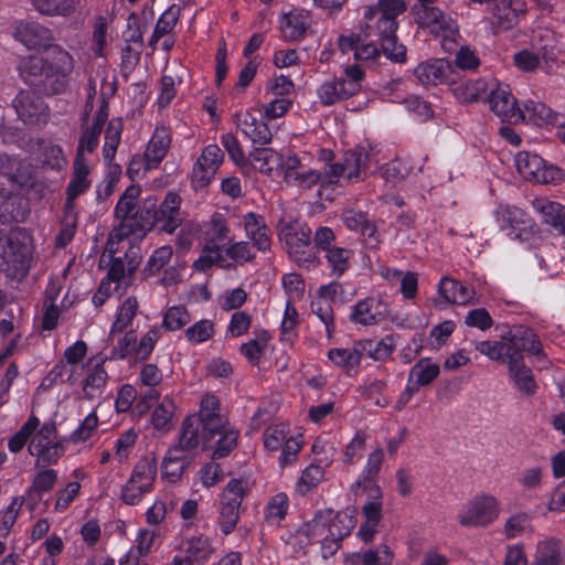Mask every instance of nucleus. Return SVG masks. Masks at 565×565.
<instances>
[{"instance_id": "obj_1", "label": "nucleus", "mask_w": 565, "mask_h": 565, "mask_svg": "<svg viewBox=\"0 0 565 565\" xmlns=\"http://www.w3.org/2000/svg\"><path fill=\"white\" fill-rule=\"evenodd\" d=\"M407 10L405 0H377L363 11L361 32L371 39L375 38L386 50V58L404 64L407 62V49L398 43V17Z\"/></svg>"}, {"instance_id": "obj_2", "label": "nucleus", "mask_w": 565, "mask_h": 565, "mask_svg": "<svg viewBox=\"0 0 565 565\" xmlns=\"http://www.w3.org/2000/svg\"><path fill=\"white\" fill-rule=\"evenodd\" d=\"M73 70V56L60 45L53 46L46 58L28 56L19 66L23 82L47 96L60 95L67 89Z\"/></svg>"}, {"instance_id": "obj_3", "label": "nucleus", "mask_w": 565, "mask_h": 565, "mask_svg": "<svg viewBox=\"0 0 565 565\" xmlns=\"http://www.w3.org/2000/svg\"><path fill=\"white\" fill-rule=\"evenodd\" d=\"M501 512L499 498L489 492H478L460 505L456 521L462 527L483 529L497 522Z\"/></svg>"}, {"instance_id": "obj_4", "label": "nucleus", "mask_w": 565, "mask_h": 565, "mask_svg": "<svg viewBox=\"0 0 565 565\" xmlns=\"http://www.w3.org/2000/svg\"><path fill=\"white\" fill-rule=\"evenodd\" d=\"M279 236L290 258L299 267L310 269L320 264L312 247L311 228L307 223L289 222L281 227Z\"/></svg>"}, {"instance_id": "obj_5", "label": "nucleus", "mask_w": 565, "mask_h": 565, "mask_svg": "<svg viewBox=\"0 0 565 565\" xmlns=\"http://www.w3.org/2000/svg\"><path fill=\"white\" fill-rule=\"evenodd\" d=\"M264 447L268 451H278L279 466L285 468L296 462L302 448L301 435L290 430L288 423H274L268 425L263 433Z\"/></svg>"}, {"instance_id": "obj_6", "label": "nucleus", "mask_w": 565, "mask_h": 565, "mask_svg": "<svg viewBox=\"0 0 565 565\" xmlns=\"http://www.w3.org/2000/svg\"><path fill=\"white\" fill-rule=\"evenodd\" d=\"M371 172L370 151L363 146L347 150L341 161L327 167L326 180L329 184L338 183L341 177L350 182L363 180Z\"/></svg>"}, {"instance_id": "obj_7", "label": "nucleus", "mask_w": 565, "mask_h": 565, "mask_svg": "<svg viewBox=\"0 0 565 565\" xmlns=\"http://www.w3.org/2000/svg\"><path fill=\"white\" fill-rule=\"evenodd\" d=\"M494 214L500 231L512 241L530 243L537 233L534 220L515 205L500 204Z\"/></svg>"}, {"instance_id": "obj_8", "label": "nucleus", "mask_w": 565, "mask_h": 565, "mask_svg": "<svg viewBox=\"0 0 565 565\" xmlns=\"http://www.w3.org/2000/svg\"><path fill=\"white\" fill-rule=\"evenodd\" d=\"M158 462L154 456L149 455L139 459L134 466L130 478L122 487L121 498L125 503L135 505L150 493L157 478Z\"/></svg>"}, {"instance_id": "obj_9", "label": "nucleus", "mask_w": 565, "mask_h": 565, "mask_svg": "<svg viewBox=\"0 0 565 565\" xmlns=\"http://www.w3.org/2000/svg\"><path fill=\"white\" fill-rule=\"evenodd\" d=\"M0 255L14 278L25 277L32 260L31 237L23 230L11 231Z\"/></svg>"}, {"instance_id": "obj_10", "label": "nucleus", "mask_w": 565, "mask_h": 565, "mask_svg": "<svg viewBox=\"0 0 565 565\" xmlns=\"http://www.w3.org/2000/svg\"><path fill=\"white\" fill-rule=\"evenodd\" d=\"M66 444V437L57 438L54 423H44L32 434L29 452L31 456L36 457L38 461L53 465L64 455Z\"/></svg>"}, {"instance_id": "obj_11", "label": "nucleus", "mask_w": 565, "mask_h": 565, "mask_svg": "<svg viewBox=\"0 0 565 565\" xmlns=\"http://www.w3.org/2000/svg\"><path fill=\"white\" fill-rule=\"evenodd\" d=\"M503 340L509 341L513 358L523 356L525 353L542 367L550 363L543 343L534 329L523 324L514 326L503 335Z\"/></svg>"}, {"instance_id": "obj_12", "label": "nucleus", "mask_w": 565, "mask_h": 565, "mask_svg": "<svg viewBox=\"0 0 565 565\" xmlns=\"http://www.w3.org/2000/svg\"><path fill=\"white\" fill-rule=\"evenodd\" d=\"M339 47L343 53L353 52L354 58L369 67L376 66L383 55L386 57L383 45L362 32L340 35Z\"/></svg>"}, {"instance_id": "obj_13", "label": "nucleus", "mask_w": 565, "mask_h": 565, "mask_svg": "<svg viewBox=\"0 0 565 565\" xmlns=\"http://www.w3.org/2000/svg\"><path fill=\"white\" fill-rule=\"evenodd\" d=\"M223 160L224 153L216 143L205 146L192 168V188L198 191L209 186Z\"/></svg>"}, {"instance_id": "obj_14", "label": "nucleus", "mask_w": 565, "mask_h": 565, "mask_svg": "<svg viewBox=\"0 0 565 565\" xmlns=\"http://www.w3.org/2000/svg\"><path fill=\"white\" fill-rule=\"evenodd\" d=\"M414 15L419 28L427 30L436 38L454 41L459 34L457 21L438 7L420 9L415 11Z\"/></svg>"}, {"instance_id": "obj_15", "label": "nucleus", "mask_w": 565, "mask_h": 565, "mask_svg": "<svg viewBox=\"0 0 565 565\" xmlns=\"http://www.w3.org/2000/svg\"><path fill=\"white\" fill-rule=\"evenodd\" d=\"M18 118L25 125H45L49 118V107L44 100L29 90H20L12 100Z\"/></svg>"}, {"instance_id": "obj_16", "label": "nucleus", "mask_w": 565, "mask_h": 565, "mask_svg": "<svg viewBox=\"0 0 565 565\" xmlns=\"http://www.w3.org/2000/svg\"><path fill=\"white\" fill-rule=\"evenodd\" d=\"M527 11L524 0H500L491 9V26L495 34L512 30Z\"/></svg>"}, {"instance_id": "obj_17", "label": "nucleus", "mask_w": 565, "mask_h": 565, "mask_svg": "<svg viewBox=\"0 0 565 565\" xmlns=\"http://www.w3.org/2000/svg\"><path fill=\"white\" fill-rule=\"evenodd\" d=\"M13 36L29 50L51 53V49L56 45L53 44L52 31L38 22H18L13 30Z\"/></svg>"}, {"instance_id": "obj_18", "label": "nucleus", "mask_w": 565, "mask_h": 565, "mask_svg": "<svg viewBox=\"0 0 565 565\" xmlns=\"http://www.w3.org/2000/svg\"><path fill=\"white\" fill-rule=\"evenodd\" d=\"M488 103L490 109L501 121L516 124L520 121V107L516 99L511 94L508 85H502L495 81V86L489 93Z\"/></svg>"}, {"instance_id": "obj_19", "label": "nucleus", "mask_w": 565, "mask_h": 565, "mask_svg": "<svg viewBox=\"0 0 565 565\" xmlns=\"http://www.w3.org/2000/svg\"><path fill=\"white\" fill-rule=\"evenodd\" d=\"M387 315V305L380 297L360 299L351 307L349 320L355 326L369 327L381 323Z\"/></svg>"}, {"instance_id": "obj_20", "label": "nucleus", "mask_w": 565, "mask_h": 565, "mask_svg": "<svg viewBox=\"0 0 565 565\" xmlns=\"http://www.w3.org/2000/svg\"><path fill=\"white\" fill-rule=\"evenodd\" d=\"M182 199L179 193L169 191L163 201L157 206V230L160 233L172 234L182 224Z\"/></svg>"}, {"instance_id": "obj_21", "label": "nucleus", "mask_w": 565, "mask_h": 565, "mask_svg": "<svg viewBox=\"0 0 565 565\" xmlns=\"http://www.w3.org/2000/svg\"><path fill=\"white\" fill-rule=\"evenodd\" d=\"M414 75L425 86H437L452 81V64L446 58H429L416 66Z\"/></svg>"}, {"instance_id": "obj_22", "label": "nucleus", "mask_w": 565, "mask_h": 565, "mask_svg": "<svg viewBox=\"0 0 565 565\" xmlns=\"http://www.w3.org/2000/svg\"><path fill=\"white\" fill-rule=\"evenodd\" d=\"M172 142V135L169 128L157 127L151 135L143 153L145 170L157 169L166 158Z\"/></svg>"}, {"instance_id": "obj_23", "label": "nucleus", "mask_w": 565, "mask_h": 565, "mask_svg": "<svg viewBox=\"0 0 565 565\" xmlns=\"http://www.w3.org/2000/svg\"><path fill=\"white\" fill-rule=\"evenodd\" d=\"M207 433L195 414L189 415L182 423L181 435L178 445L174 448L186 455L196 450L199 447L205 448L209 440Z\"/></svg>"}, {"instance_id": "obj_24", "label": "nucleus", "mask_w": 565, "mask_h": 565, "mask_svg": "<svg viewBox=\"0 0 565 565\" xmlns=\"http://www.w3.org/2000/svg\"><path fill=\"white\" fill-rule=\"evenodd\" d=\"M334 518V511L331 509L319 510L315 516L301 526V533L310 540L321 542V553L324 558L330 557L327 555V546L330 544L328 539H331L330 521Z\"/></svg>"}, {"instance_id": "obj_25", "label": "nucleus", "mask_w": 565, "mask_h": 565, "mask_svg": "<svg viewBox=\"0 0 565 565\" xmlns=\"http://www.w3.org/2000/svg\"><path fill=\"white\" fill-rule=\"evenodd\" d=\"M358 522L355 509H345L341 512H334V518L330 521L331 539L327 546V555H334L340 548L342 540L350 535Z\"/></svg>"}, {"instance_id": "obj_26", "label": "nucleus", "mask_w": 565, "mask_h": 565, "mask_svg": "<svg viewBox=\"0 0 565 565\" xmlns=\"http://www.w3.org/2000/svg\"><path fill=\"white\" fill-rule=\"evenodd\" d=\"M237 128L256 145L265 146L271 141V131L266 121L254 111L246 110L235 116Z\"/></svg>"}, {"instance_id": "obj_27", "label": "nucleus", "mask_w": 565, "mask_h": 565, "mask_svg": "<svg viewBox=\"0 0 565 565\" xmlns=\"http://www.w3.org/2000/svg\"><path fill=\"white\" fill-rule=\"evenodd\" d=\"M495 86L494 78L480 77L477 79H468L458 84L454 88L456 98L463 104L488 102L489 93Z\"/></svg>"}, {"instance_id": "obj_28", "label": "nucleus", "mask_w": 565, "mask_h": 565, "mask_svg": "<svg viewBox=\"0 0 565 565\" xmlns=\"http://www.w3.org/2000/svg\"><path fill=\"white\" fill-rule=\"evenodd\" d=\"M140 192L139 185L130 184L126 188L115 205L114 215L120 221L119 231L122 233L126 232L127 228L131 231V221L134 216L136 217L137 209L140 204L138 203Z\"/></svg>"}, {"instance_id": "obj_29", "label": "nucleus", "mask_w": 565, "mask_h": 565, "mask_svg": "<svg viewBox=\"0 0 565 565\" xmlns=\"http://www.w3.org/2000/svg\"><path fill=\"white\" fill-rule=\"evenodd\" d=\"M246 236L259 252H268L271 247L270 230L263 215L248 212L243 218Z\"/></svg>"}, {"instance_id": "obj_30", "label": "nucleus", "mask_w": 565, "mask_h": 565, "mask_svg": "<svg viewBox=\"0 0 565 565\" xmlns=\"http://www.w3.org/2000/svg\"><path fill=\"white\" fill-rule=\"evenodd\" d=\"M532 206L544 224L565 235V205L547 198H536L532 201Z\"/></svg>"}, {"instance_id": "obj_31", "label": "nucleus", "mask_w": 565, "mask_h": 565, "mask_svg": "<svg viewBox=\"0 0 565 565\" xmlns=\"http://www.w3.org/2000/svg\"><path fill=\"white\" fill-rule=\"evenodd\" d=\"M310 12L305 9H292L284 14L281 21V32L287 41H301L310 25Z\"/></svg>"}, {"instance_id": "obj_32", "label": "nucleus", "mask_w": 565, "mask_h": 565, "mask_svg": "<svg viewBox=\"0 0 565 565\" xmlns=\"http://www.w3.org/2000/svg\"><path fill=\"white\" fill-rule=\"evenodd\" d=\"M182 551L192 565H204L215 553L212 540L204 534L186 537L183 541Z\"/></svg>"}, {"instance_id": "obj_33", "label": "nucleus", "mask_w": 565, "mask_h": 565, "mask_svg": "<svg viewBox=\"0 0 565 565\" xmlns=\"http://www.w3.org/2000/svg\"><path fill=\"white\" fill-rule=\"evenodd\" d=\"M206 431L221 429L226 417L221 413L220 403L214 394L206 393L201 399L199 414H195Z\"/></svg>"}, {"instance_id": "obj_34", "label": "nucleus", "mask_w": 565, "mask_h": 565, "mask_svg": "<svg viewBox=\"0 0 565 565\" xmlns=\"http://www.w3.org/2000/svg\"><path fill=\"white\" fill-rule=\"evenodd\" d=\"M29 214L28 203L21 196L0 190V223L24 222Z\"/></svg>"}, {"instance_id": "obj_35", "label": "nucleus", "mask_w": 565, "mask_h": 565, "mask_svg": "<svg viewBox=\"0 0 565 565\" xmlns=\"http://www.w3.org/2000/svg\"><path fill=\"white\" fill-rule=\"evenodd\" d=\"M157 230L156 199L148 196L142 200L137 209L136 217L131 221V231L127 228L124 235L141 232L143 235Z\"/></svg>"}, {"instance_id": "obj_36", "label": "nucleus", "mask_w": 565, "mask_h": 565, "mask_svg": "<svg viewBox=\"0 0 565 565\" xmlns=\"http://www.w3.org/2000/svg\"><path fill=\"white\" fill-rule=\"evenodd\" d=\"M438 294L448 303L467 305L472 300L475 290L459 280L445 276L438 282Z\"/></svg>"}, {"instance_id": "obj_37", "label": "nucleus", "mask_w": 565, "mask_h": 565, "mask_svg": "<svg viewBox=\"0 0 565 565\" xmlns=\"http://www.w3.org/2000/svg\"><path fill=\"white\" fill-rule=\"evenodd\" d=\"M565 556V548L561 541L547 537L536 543L533 565H561Z\"/></svg>"}, {"instance_id": "obj_38", "label": "nucleus", "mask_w": 565, "mask_h": 565, "mask_svg": "<svg viewBox=\"0 0 565 565\" xmlns=\"http://www.w3.org/2000/svg\"><path fill=\"white\" fill-rule=\"evenodd\" d=\"M89 174L90 167L88 161H73V171L71 173L70 182L65 189V195H68L70 201L76 200L89 190L92 185Z\"/></svg>"}, {"instance_id": "obj_39", "label": "nucleus", "mask_w": 565, "mask_h": 565, "mask_svg": "<svg viewBox=\"0 0 565 565\" xmlns=\"http://www.w3.org/2000/svg\"><path fill=\"white\" fill-rule=\"evenodd\" d=\"M360 352L362 359L370 358L374 361H385L388 359L395 349V341L393 334H386L384 338L376 339H363L359 340Z\"/></svg>"}, {"instance_id": "obj_40", "label": "nucleus", "mask_w": 565, "mask_h": 565, "mask_svg": "<svg viewBox=\"0 0 565 565\" xmlns=\"http://www.w3.org/2000/svg\"><path fill=\"white\" fill-rule=\"evenodd\" d=\"M151 399L152 397L146 391H140V394L138 391H119L115 405L117 412L130 411L134 414L142 415L149 409Z\"/></svg>"}, {"instance_id": "obj_41", "label": "nucleus", "mask_w": 565, "mask_h": 565, "mask_svg": "<svg viewBox=\"0 0 565 565\" xmlns=\"http://www.w3.org/2000/svg\"><path fill=\"white\" fill-rule=\"evenodd\" d=\"M189 455L182 452L180 448H170L161 465V477L169 483L178 482L184 471Z\"/></svg>"}, {"instance_id": "obj_42", "label": "nucleus", "mask_w": 565, "mask_h": 565, "mask_svg": "<svg viewBox=\"0 0 565 565\" xmlns=\"http://www.w3.org/2000/svg\"><path fill=\"white\" fill-rule=\"evenodd\" d=\"M520 121H526L537 127L551 124L554 118V111L548 106L533 99H527L523 103V108H520Z\"/></svg>"}, {"instance_id": "obj_43", "label": "nucleus", "mask_w": 565, "mask_h": 565, "mask_svg": "<svg viewBox=\"0 0 565 565\" xmlns=\"http://www.w3.org/2000/svg\"><path fill=\"white\" fill-rule=\"evenodd\" d=\"M329 360L335 365L342 367L347 373L355 372L362 361L359 341H355L351 348H334L328 352Z\"/></svg>"}, {"instance_id": "obj_44", "label": "nucleus", "mask_w": 565, "mask_h": 565, "mask_svg": "<svg viewBox=\"0 0 565 565\" xmlns=\"http://www.w3.org/2000/svg\"><path fill=\"white\" fill-rule=\"evenodd\" d=\"M318 97L324 106H331L338 102L347 100L352 94L345 87L343 81L339 76L330 81L323 82L317 89Z\"/></svg>"}, {"instance_id": "obj_45", "label": "nucleus", "mask_w": 565, "mask_h": 565, "mask_svg": "<svg viewBox=\"0 0 565 565\" xmlns=\"http://www.w3.org/2000/svg\"><path fill=\"white\" fill-rule=\"evenodd\" d=\"M363 491L369 499L362 507L363 522L379 524L382 515V490L374 482H369Z\"/></svg>"}, {"instance_id": "obj_46", "label": "nucleus", "mask_w": 565, "mask_h": 565, "mask_svg": "<svg viewBox=\"0 0 565 565\" xmlns=\"http://www.w3.org/2000/svg\"><path fill=\"white\" fill-rule=\"evenodd\" d=\"M223 248L218 244L205 243L202 248V253L198 259L194 260L192 268L194 271L206 273L214 266L228 268V265H224Z\"/></svg>"}, {"instance_id": "obj_47", "label": "nucleus", "mask_w": 565, "mask_h": 565, "mask_svg": "<svg viewBox=\"0 0 565 565\" xmlns=\"http://www.w3.org/2000/svg\"><path fill=\"white\" fill-rule=\"evenodd\" d=\"M106 360L105 356L98 354L87 361L83 388H103L106 385L108 379L104 367Z\"/></svg>"}, {"instance_id": "obj_48", "label": "nucleus", "mask_w": 565, "mask_h": 565, "mask_svg": "<svg viewBox=\"0 0 565 565\" xmlns=\"http://www.w3.org/2000/svg\"><path fill=\"white\" fill-rule=\"evenodd\" d=\"M159 545V533L156 530L140 527L134 539L132 545L126 554L136 557L149 555Z\"/></svg>"}, {"instance_id": "obj_49", "label": "nucleus", "mask_w": 565, "mask_h": 565, "mask_svg": "<svg viewBox=\"0 0 565 565\" xmlns=\"http://www.w3.org/2000/svg\"><path fill=\"white\" fill-rule=\"evenodd\" d=\"M139 303L135 296L127 297L119 306L116 319L111 324L110 333H121L126 331L131 324L138 313Z\"/></svg>"}, {"instance_id": "obj_50", "label": "nucleus", "mask_w": 565, "mask_h": 565, "mask_svg": "<svg viewBox=\"0 0 565 565\" xmlns=\"http://www.w3.org/2000/svg\"><path fill=\"white\" fill-rule=\"evenodd\" d=\"M122 130L124 122L121 118L115 117L108 121L103 146V158L105 161H113L115 159L118 146L121 141Z\"/></svg>"}, {"instance_id": "obj_51", "label": "nucleus", "mask_w": 565, "mask_h": 565, "mask_svg": "<svg viewBox=\"0 0 565 565\" xmlns=\"http://www.w3.org/2000/svg\"><path fill=\"white\" fill-rule=\"evenodd\" d=\"M476 350L488 356L490 360L503 364H508V362L513 358L509 341L503 339L501 341H479L476 343Z\"/></svg>"}, {"instance_id": "obj_52", "label": "nucleus", "mask_w": 565, "mask_h": 565, "mask_svg": "<svg viewBox=\"0 0 565 565\" xmlns=\"http://www.w3.org/2000/svg\"><path fill=\"white\" fill-rule=\"evenodd\" d=\"M353 252L349 248L334 246L324 252V258L330 269V275L340 278L349 269V260Z\"/></svg>"}, {"instance_id": "obj_53", "label": "nucleus", "mask_w": 565, "mask_h": 565, "mask_svg": "<svg viewBox=\"0 0 565 565\" xmlns=\"http://www.w3.org/2000/svg\"><path fill=\"white\" fill-rule=\"evenodd\" d=\"M209 433V440L218 436L216 448L213 452L214 459L226 457L236 447L238 433L230 427L227 422L221 429Z\"/></svg>"}, {"instance_id": "obj_54", "label": "nucleus", "mask_w": 565, "mask_h": 565, "mask_svg": "<svg viewBox=\"0 0 565 565\" xmlns=\"http://www.w3.org/2000/svg\"><path fill=\"white\" fill-rule=\"evenodd\" d=\"M545 163V160L537 153L520 151L515 156V166L518 171L529 180H535L540 171L543 170Z\"/></svg>"}, {"instance_id": "obj_55", "label": "nucleus", "mask_w": 565, "mask_h": 565, "mask_svg": "<svg viewBox=\"0 0 565 565\" xmlns=\"http://www.w3.org/2000/svg\"><path fill=\"white\" fill-rule=\"evenodd\" d=\"M79 0H32V4L42 14L67 17L75 11Z\"/></svg>"}, {"instance_id": "obj_56", "label": "nucleus", "mask_w": 565, "mask_h": 565, "mask_svg": "<svg viewBox=\"0 0 565 565\" xmlns=\"http://www.w3.org/2000/svg\"><path fill=\"white\" fill-rule=\"evenodd\" d=\"M175 404L169 398H164L153 411L151 424L153 428L160 433L169 431L173 424L172 418L175 413Z\"/></svg>"}, {"instance_id": "obj_57", "label": "nucleus", "mask_w": 565, "mask_h": 565, "mask_svg": "<svg viewBox=\"0 0 565 565\" xmlns=\"http://www.w3.org/2000/svg\"><path fill=\"white\" fill-rule=\"evenodd\" d=\"M510 376L519 388H536L532 370L526 366L524 356L512 358L508 362Z\"/></svg>"}, {"instance_id": "obj_58", "label": "nucleus", "mask_w": 565, "mask_h": 565, "mask_svg": "<svg viewBox=\"0 0 565 565\" xmlns=\"http://www.w3.org/2000/svg\"><path fill=\"white\" fill-rule=\"evenodd\" d=\"M248 491L249 483L247 479H232L222 491L221 503L241 508L244 497Z\"/></svg>"}, {"instance_id": "obj_59", "label": "nucleus", "mask_w": 565, "mask_h": 565, "mask_svg": "<svg viewBox=\"0 0 565 565\" xmlns=\"http://www.w3.org/2000/svg\"><path fill=\"white\" fill-rule=\"evenodd\" d=\"M24 504V497L17 495L10 503L0 510V536L7 537L15 524L20 511Z\"/></svg>"}, {"instance_id": "obj_60", "label": "nucleus", "mask_w": 565, "mask_h": 565, "mask_svg": "<svg viewBox=\"0 0 565 565\" xmlns=\"http://www.w3.org/2000/svg\"><path fill=\"white\" fill-rule=\"evenodd\" d=\"M440 366L431 363L429 360L418 361L411 370L409 381L415 384L425 386L430 384L439 374Z\"/></svg>"}, {"instance_id": "obj_61", "label": "nucleus", "mask_w": 565, "mask_h": 565, "mask_svg": "<svg viewBox=\"0 0 565 565\" xmlns=\"http://www.w3.org/2000/svg\"><path fill=\"white\" fill-rule=\"evenodd\" d=\"M100 134V130L87 126L78 138L74 160L88 161L85 154L93 153L98 148Z\"/></svg>"}, {"instance_id": "obj_62", "label": "nucleus", "mask_w": 565, "mask_h": 565, "mask_svg": "<svg viewBox=\"0 0 565 565\" xmlns=\"http://www.w3.org/2000/svg\"><path fill=\"white\" fill-rule=\"evenodd\" d=\"M191 321L188 309L183 306L169 307L162 318V328L169 332L181 330Z\"/></svg>"}, {"instance_id": "obj_63", "label": "nucleus", "mask_w": 565, "mask_h": 565, "mask_svg": "<svg viewBox=\"0 0 565 565\" xmlns=\"http://www.w3.org/2000/svg\"><path fill=\"white\" fill-rule=\"evenodd\" d=\"M215 324L209 319H201L190 326L185 332V339L192 344H201L214 337Z\"/></svg>"}, {"instance_id": "obj_64", "label": "nucleus", "mask_w": 565, "mask_h": 565, "mask_svg": "<svg viewBox=\"0 0 565 565\" xmlns=\"http://www.w3.org/2000/svg\"><path fill=\"white\" fill-rule=\"evenodd\" d=\"M289 508V500L286 493L275 494L266 507V521L271 525H278L286 516Z\"/></svg>"}]
</instances>
